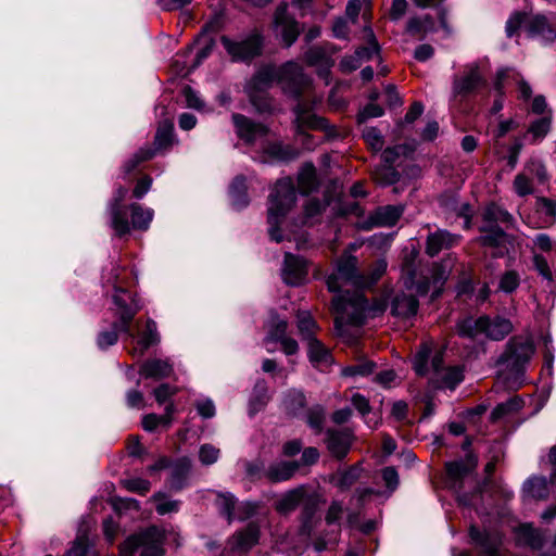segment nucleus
<instances>
[{
	"label": "nucleus",
	"instance_id": "f257e3e1",
	"mask_svg": "<svg viewBox=\"0 0 556 556\" xmlns=\"http://www.w3.org/2000/svg\"><path fill=\"white\" fill-rule=\"evenodd\" d=\"M532 340L523 336L511 337L498 356L496 365L501 367L500 377L509 388H519L526 366L534 354Z\"/></svg>",
	"mask_w": 556,
	"mask_h": 556
},
{
	"label": "nucleus",
	"instance_id": "f03ea898",
	"mask_svg": "<svg viewBox=\"0 0 556 556\" xmlns=\"http://www.w3.org/2000/svg\"><path fill=\"white\" fill-rule=\"evenodd\" d=\"M296 192L290 178L279 179L270 195L268 205L269 236L276 242L282 241V235L278 228L285 216L294 205Z\"/></svg>",
	"mask_w": 556,
	"mask_h": 556
},
{
	"label": "nucleus",
	"instance_id": "7ed1b4c3",
	"mask_svg": "<svg viewBox=\"0 0 556 556\" xmlns=\"http://www.w3.org/2000/svg\"><path fill=\"white\" fill-rule=\"evenodd\" d=\"M165 531L150 526L128 536L119 545L118 556H134L140 549V556H164Z\"/></svg>",
	"mask_w": 556,
	"mask_h": 556
},
{
	"label": "nucleus",
	"instance_id": "20e7f679",
	"mask_svg": "<svg viewBox=\"0 0 556 556\" xmlns=\"http://www.w3.org/2000/svg\"><path fill=\"white\" fill-rule=\"evenodd\" d=\"M330 292H343L345 287L356 291L367 287V278L357 269V258L351 254H343L337 261L336 271L326 280Z\"/></svg>",
	"mask_w": 556,
	"mask_h": 556
},
{
	"label": "nucleus",
	"instance_id": "39448f33",
	"mask_svg": "<svg viewBox=\"0 0 556 556\" xmlns=\"http://www.w3.org/2000/svg\"><path fill=\"white\" fill-rule=\"evenodd\" d=\"M332 307L337 314L334 319L336 328L339 329L346 316V323L361 326L366 319V299L359 291H355L350 294L349 290H345V294H338L332 300Z\"/></svg>",
	"mask_w": 556,
	"mask_h": 556
},
{
	"label": "nucleus",
	"instance_id": "423d86ee",
	"mask_svg": "<svg viewBox=\"0 0 556 556\" xmlns=\"http://www.w3.org/2000/svg\"><path fill=\"white\" fill-rule=\"evenodd\" d=\"M220 42L233 62H250L262 54L264 38L255 29L238 39L222 36Z\"/></svg>",
	"mask_w": 556,
	"mask_h": 556
},
{
	"label": "nucleus",
	"instance_id": "0eeeda50",
	"mask_svg": "<svg viewBox=\"0 0 556 556\" xmlns=\"http://www.w3.org/2000/svg\"><path fill=\"white\" fill-rule=\"evenodd\" d=\"M279 81L283 91L295 99H299L312 85L311 78L294 62H288L281 67Z\"/></svg>",
	"mask_w": 556,
	"mask_h": 556
},
{
	"label": "nucleus",
	"instance_id": "6e6552de",
	"mask_svg": "<svg viewBox=\"0 0 556 556\" xmlns=\"http://www.w3.org/2000/svg\"><path fill=\"white\" fill-rule=\"evenodd\" d=\"M485 85L480 68L477 64L465 66L464 71L453 78L452 96L454 99H465Z\"/></svg>",
	"mask_w": 556,
	"mask_h": 556
},
{
	"label": "nucleus",
	"instance_id": "1a4fd4ad",
	"mask_svg": "<svg viewBox=\"0 0 556 556\" xmlns=\"http://www.w3.org/2000/svg\"><path fill=\"white\" fill-rule=\"evenodd\" d=\"M274 30L286 47H291L301 34L296 20L288 12V4L281 3L274 13Z\"/></svg>",
	"mask_w": 556,
	"mask_h": 556
},
{
	"label": "nucleus",
	"instance_id": "9d476101",
	"mask_svg": "<svg viewBox=\"0 0 556 556\" xmlns=\"http://www.w3.org/2000/svg\"><path fill=\"white\" fill-rule=\"evenodd\" d=\"M354 441V435L349 429H327L325 444L328 452L338 460H342L349 454Z\"/></svg>",
	"mask_w": 556,
	"mask_h": 556
},
{
	"label": "nucleus",
	"instance_id": "9b49d317",
	"mask_svg": "<svg viewBox=\"0 0 556 556\" xmlns=\"http://www.w3.org/2000/svg\"><path fill=\"white\" fill-rule=\"evenodd\" d=\"M231 118L237 136L247 144H253L258 138L267 136L269 131L267 126L256 123L243 114L233 113Z\"/></svg>",
	"mask_w": 556,
	"mask_h": 556
},
{
	"label": "nucleus",
	"instance_id": "f8f14e48",
	"mask_svg": "<svg viewBox=\"0 0 556 556\" xmlns=\"http://www.w3.org/2000/svg\"><path fill=\"white\" fill-rule=\"evenodd\" d=\"M293 111L296 134H304L305 128L325 130L329 134L334 131V127L329 124L328 119L311 114L305 104L298 103Z\"/></svg>",
	"mask_w": 556,
	"mask_h": 556
},
{
	"label": "nucleus",
	"instance_id": "ddd939ff",
	"mask_svg": "<svg viewBox=\"0 0 556 556\" xmlns=\"http://www.w3.org/2000/svg\"><path fill=\"white\" fill-rule=\"evenodd\" d=\"M404 212L402 205H386L378 207L369 217L363 222L362 228L370 230L374 227L394 226Z\"/></svg>",
	"mask_w": 556,
	"mask_h": 556
},
{
	"label": "nucleus",
	"instance_id": "4468645a",
	"mask_svg": "<svg viewBox=\"0 0 556 556\" xmlns=\"http://www.w3.org/2000/svg\"><path fill=\"white\" fill-rule=\"evenodd\" d=\"M526 31L531 38H539L544 42L556 40V25L544 15L529 16L526 23Z\"/></svg>",
	"mask_w": 556,
	"mask_h": 556
},
{
	"label": "nucleus",
	"instance_id": "2eb2a0df",
	"mask_svg": "<svg viewBox=\"0 0 556 556\" xmlns=\"http://www.w3.org/2000/svg\"><path fill=\"white\" fill-rule=\"evenodd\" d=\"M321 500L318 494L314 492H308V489L305 493V498L302 501V513H301V534L311 536L315 526V514L319 507Z\"/></svg>",
	"mask_w": 556,
	"mask_h": 556
},
{
	"label": "nucleus",
	"instance_id": "dca6fc26",
	"mask_svg": "<svg viewBox=\"0 0 556 556\" xmlns=\"http://www.w3.org/2000/svg\"><path fill=\"white\" fill-rule=\"evenodd\" d=\"M307 275L306 262L291 253L285 254L282 278L287 285L298 286Z\"/></svg>",
	"mask_w": 556,
	"mask_h": 556
},
{
	"label": "nucleus",
	"instance_id": "f3484780",
	"mask_svg": "<svg viewBox=\"0 0 556 556\" xmlns=\"http://www.w3.org/2000/svg\"><path fill=\"white\" fill-rule=\"evenodd\" d=\"M459 237L447 230L438 229L430 232L426 241V253L433 257L442 250L450 249L458 242Z\"/></svg>",
	"mask_w": 556,
	"mask_h": 556
},
{
	"label": "nucleus",
	"instance_id": "a211bd4d",
	"mask_svg": "<svg viewBox=\"0 0 556 556\" xmlns=\"http://www.w3.org/2000/svg\"><path fill=\"white\" fill-rule=\"evenodd\" d=\"M300 468V463L280 460L270 464L265 472L264 477L273 483L282 482L291 479Z\"/></svg>",
	"mask_w": 556,
	"mask_h": 556
},
{
	"label": "nucleus",
	"instance_id": "6ab92c4d",
	"mask_svg": "<svg viewBox=\"0 0 556 556\" xmlns=\"http://www.w3.org/2000/svg\"><path fill=\"white\" fill-rule=\"evenodd\" d=\"M470 536L481 546L485 556H501L498 548L502 544V538L497 532H481L479 529L471 527Z\"/></svg>",
	"mask_w": 556,
	"mask_h": 556
},
{
	"label": "nucleus",
	"instance_id": "aec40b11",
	"mask_svg": "<svg viewBox=\"0 0 556 556\" xmlns=\"http://www.w3.org/2000/svg\"><path fill=\"white\" fill-rule=\"evenodd\" d=\"M485 337L493 341H501L510 334L514 330L510 319L496 315L494 317L486 315Z\"/></svg>",
	"mask_w": 556,
	"mask_h": 556
},
{
	"label": "nucleus",
	"instance_id": "412c9836",
	"mask_svg": "<svg viewBox=\"0 0 556 556\" xmlns=\"http://www.w3.org/2000/svg\"><path fill=\"white\" fill-rule=\"evenodd\" d=\"M418 300L413 294L397 293L391 301V312L400 318H409L417 313Z\"/></svg>",
	"mask_w": 556,
	"mask_h": 556
},
{
	"label": "nucleus",
	"instance_id": "4be33fe9",
	"mask_svg": "<svg viewBox=\"0 0 556 556\" xmlns=\"http://www.w3.org/2000/svg\"><path fill=\"white\" fill-rule=\"evenodd\" d=\"M307 486L299 485L289 490L275 503V508L279 514L288 515L294 511L305 498Z\"/></svg>",
	"mask_w": 556,
	"mask_h": 556
},
{
	"label": "nucleus",
	"instance_id": "5701e85b",
	"mask_svg": "<svg viewBox=\"0 0 556 556\" xmlns=\"http://www.w3.org/2000/svg\"><path fill=\"white\" fill-rule=\"evenodd\" d=\"M260 529L255 523H249L248 527L237 532L230 541L231 549L236 552H248L258 541Z\"/></svg>",
	"mask_w": 556,
	"mask_h": 556
},
{
	"label": "nucleus",
	"instance_id": "b1692460",
	"mask_svg": "<svg viewBox=\"0 0 556 556\" xmlns=\"http://www.w3.org/2000/svg\"><path fill=\"white\" fill-rule=\"evenodd\" d=\"M478 458L475 454L468 453L465 459L446 463V473L451 480L460 481L464 477L476 469Z\"/></svg>",
	"mask_w": 556,
	"mask_h": 556
},
{
	"label": "nucleus",
	"instance_id": "393cba45",
	"mask_svg": "<svg viewBox=\"0 0 556 556\" xmlns=\"http://www.w3.org/2000/svg\"><path fill=\"white\" fill-rule=\"evenodd\" d=\"M479 231L482 235L476 241L483 247L501 248L508 240L507 233L500 226H479Z\"/></svg>",
	"mask_w": 556,
	"mask_h": 556
},
{
	"label": "nucleus",
	"instance_id": "a878e982",
	"mask_svg": "<svg viewBox=\"0 0 556 556\" xmlns=\"http://www.w3.org/2000/svg\"><path fill=\"white\" fill-rule=\"evenodd\" d=\"M486 315H482L478 318L472 316L459 319L456 324V331L458 336L469 339H475L479 334L485 332Z\"/></svg>",
	"mask_w": 556,
	"mask_h": 556
},
{
	"label": "nucleus",
	"instance_id": "bb28decb",
	"mask_svg": "<svg viewBox=\"0 0 556 556\" xmlns=\"http://www.w3.org/2000/svg\"><path fill=\"white\" fill-rule=\"evenodd\" d=\"M363 468L361 464H355L346 469L338 470L330 477V482L341 491H348L359 478Z\"/></svg>",
	"mask_w": 556,
	"mask_h": 556
},
{
	"label": "nucleus",
	"instance_id": "cd10ccee",
	"mask_svg": "<svg viewBox=\"0 0 556 556\" xmlns=\"http://www.w3.org/2000/svg\"><path fill=\"white\" fill-rule=\"evenodd\" d=\"M174 144V124L164 119L159 123L152 150L154 151V154L156 152H162L168 150Z\"/></svg>",
	"mask_w": 556,
	"mask_h": 556
},
{
	"label": "nucleus",
	"instance_id": "c85d7f7f",
	"mask_svg": "<svg viewBox=\"0 0 556 556\" xmlns=\"http://www.w3.org/2000/svg\"><path fill=\"white\" fill-rule=\"evenodd\" d=\"M173 372V366L164 359H149L143 363L139 374L144 378L163 379L167 378Z\"/></svg>",
	"mask_w": 556,
	"mask_h": 556
},
{
	"label": "nucleus",
	"instance_id": "c756f323",
	"mask_svg": "<svg viewBox=\"0 0 556 556\" xmlns=\"http://www.w3.org/2000/svg\"><path fill=\"white\" fill-rule=\"evenodd\" d=\"M191 471V462L189 458L176 460L170 468L169 484L174 490H181Z\"/></svg>",
	"mask_w": 556,
	"mask_h": 556
},
{
	"label": "nucleus",
	"instance_id": "7c9ffc66",
	"mask_svg": "<svg viewBox=\"0 0 556 556\" xmlns=\"http://www.w3.org/2000/svg\"><path fill=\"white\" fill-rule=\"evenodd\" d=\"M434 30V21L429 14L410 17L406 24V31L412 36H417L419 39H424L427 34Z\"/></svg>",
	"mask_w": 556,
	"mask_h": 556
},
{
	"label": "nucleus",
	"instance_id": "2f4dec72",
	"mask_svg": "<svg viewBox=\"0 0 556 556\" xmlns=\"http://www.w3.org/2000/svg\"><path fill=\"white\" fill-rule=\"evenodd\" d=\"M274 83V72L270 68H262L245 85L244 92H268Z\"/></svg>",
	"mask_w": 556,
	"mask_h": 556
},
{
	"label": "nucleus",
	"instance_id": "473e14b6",
	"mask_svg": "<svg viewBox=\"0 0 556 556\" xmlns=\"http://www.w3.org/2000/svg\"><path fill=\"white\" fill-rule=\"evenodd\" d=\"M511 219L513 217L507 211L492 203L482 212L480 226H500V224H509Z\"/></svg>",
	"mask_w": 556,
	"mask_h": 556
},
{
	"label": "nucleus",
	"instance_id": "72a5a7b5",
	"mask_svg": "<svg viewBox=\"0 0 556 556\" xmlns=\"http://www.w3.org/2000/svg\"><path fill=\"white\" fill-rule=\"evenodd\" d=\"M129 206H111V226L118 236H124L130 231V224L128 222Z\"/></svg>",
	"mask_w": 556,
	"mask_h": 556
},
{
	"label": "nucleus",
	"instance_id": "f704fd0d",
	"mask_svg": "<svg viewBox=\"0 0 556 556\" xmlns=\"http://www.w3.org/2000/svg\"><path fill=\"white\" fill-rule=\"evenodd\" d=\"M264 153L271 160L287 162L299 156V152L291 146H283L280 142H270L264 148Z\"/></svg>",
	"mask_w": 556,
	"mask_h": 556
},
{
	"label": "nucleus",
	"instance_id": "c9c22d12",
	"mask_svg": "<svg viewBox=\"0 0 556 556\" xmlns=\"http://www.w3.org/2000/svg\"><path fill=\"white\" fill-rule=\"evenodd\" d=\"M296 327L303 341H308L316 338L315 334L319 329L315 319L306 311L298 312Z\"/></svg>",
	"mask_w": 556,
	"mask_h": 556
},
{
	"label": "nucleus",
	"instance_id": "e433bc0d",
	"mask_svg": "<svg viewBox=\"0 0 556 556\" xmlns=\"http://www.w3.org/2000/svg\"><path fill=\"white\" fill-rule=\"evenodd\" d=\"M365 40L367 46L359 47L355 51V55L361 62L362 60H370L374 55H378L380 52V45L377 41V38L370 26L364 27Z\"/></svg>",
	"mask_w": 556,
	"mask_h": 556
},
{
	"label": "nucleus",
	"instance_id": "4c0bfd02",
	"mask_svg": "<svg viewBox=\"0 0 556 556\" xmlns=\"http://www.w3.org/2000/svg\"><path fill=\"white\" fill-rule=\"evenodd\" d=\"M129 212L131 215V227L134 229L147 230L153 218V211L150 208H143L137 203L129 205Z\"/></svg>",
	"mask_w": 556,
	"mask_h": 556
},
{
	"label": "nucleus",
	"instance_id": "58836bf2",
	"mask_svg": "<svg viewBox=\"0 0 556 556\" xmlns=\"http://www.w3.org/2000/svg\"><path fill=\"white\" fill-rule=\"evenodd\" d=\"M247 182L243 176H238L233 179L230 186V197L232 201V205L241 210L249 204V198L247 193Z\"/></svg>",
	"mask_w": 556,
	"mask_h": 556
},
{
	"label": "nucleus",
	"instance_id": "ea45409f",
	"mask_svg": "<svg viewBox=\"0 0 556 556\" xmlns=\"http://www.w3.org/2000/svg\"><path fill=\"white\" fill-rule=\"evenodd\" d=\"M215 504L220 515L225 516L227 521L231 523L235 520V510L237 506L235 495L229 492H217Z\"/></svg>",
	"mask_w": 556,
	"mask_h": 556
},
{
	"label": "nucleus",
	"instance_id": "a19ab883",
	"mask_svg": "<svg viewBox=\"0 0 556 556\" xmlns=\"http://www.w3.org/2000/svg\"><path fill=\"white\" fill-rule=\"evenodd\" d=\"M305 421L316 434H320L326 421L325 407L319 404L309 407L305 413Z\"/></svg>",
	"mask_w": 556,
	"mask_h": 556
},
{
	"label": "nucleus",
	"instance_id": "79ce46f5",
	"mask_svg": "<svg viewBox=\"0 0 556 556\" xmlns=\"http://www.w3.org/2000/svg\"><path fill=\"white\" fill-rule=\"evenodd\" d=\"M269 401L268 387L264 380H258L253 389V394L250 400V412L255 414L263 409Z\"/></svg>",
	"mask_w": 556,
	"mask_h": 556
},
{
	"label": "nucleus",
	"instance_id": "37998d69",
	"mask_svg": "<svg viewBox=\"0 0 556 556\" xmlns=\"http://www.w3.org/2000/svg\"><path fill=\"white\" fill-rule=\"evenodd\" d=\"M283 405L289 415L299 416L306 406L305 394L299 390H290L285 396Z\"/></svg>",
	"mask_w": 556,
	"mask_h": 556
},
{
	"label": "nucleus",
	"instance_id": "c03bdc74",
	"mask_svg": "<svg viewBox=\"0 0 556 556\" xmlns=\"http://www.w3.org/2000/svg\"><path fill=\"white\" fill-rule=\"evenodd\" d=\"M250 103L258 114H270L274 112V101L268 92H245Z\"/></svg>",
	"mask_w": 556,
	"mask_h": 556
},
{
	"label": "nucleus",
	"instance_id": "a18cd8bd",
	"mask_svg": "<svg viewBox=\"0 0 556 556\" xmlns=\"http://www.w3.org/2000/svg\"><path fill=\"white\" fill-rule=\"evenodd\" d=\"M525 490L534 498L545 500L548 496V481L545 477H532L526 482Z\"/></svg>",
	"mask_w": 556,
	"mask_h": 556
},
{
	"label": "nucleus",
	"instance_id": "49530a36",
	"mask_svg": "<svg viewBox=\"0 0 556 556\" xmlns=\"http://www.w3.org/2000/svg\"><path fill=\"white\" fill-rule=\"evenodd\" d=\"M153 156L154 151L152 148L143 147L124 163L123 172L125 175H130L141 163L151 160Z\"/></svg>",
	"mask_w": 556,
	"mask_h": 556
},
{
	"label": "nucleus",
	"instance_id": "de8ad7c7",
	"mask_svg": "<svg viewBox=\"0 0 556 556\" xmlns=\"http://www.w3.org/2000/svg\"><path fill=\"white\" fill-rule=\"evenodd\" d=\"M522 407V401L519 397L509 399L506 402L497 404L491 412L490 419L495 422L506 415L517 412Z\"/></svg>",
	"mask_w": 556,
	"mask_h": 556
},
{
	"label": "nucleus",
	"instance_id": "09e8293b",
	"mask_svg": "<svg viewBox=\"0 0 556 556\" xmlns=\"http://www.w3.org/2000/svg\"><path fill=\"white\" fill-rule=\"evenodd\" d=\"M160 337L157 333L156 324L152 319H148L146 324V330L141 333L138 345L141 348V353L148 350L150 346L157 344Z\"/></svg>",
	"mask_w": 556,
	"mask_h": 556
},
{
	"label": "nucleus",
	"instance_id": "8fccbe9b",
	"mask_svg": "<svg viewBox=\"0 0 556 556\" xmlns=\"http://www.w3.org/2000/svg\"><path fill=\"white\" fill-rule=\"evenodd\" d=\"M306 342L308 346V358L312 363H327L330 359L329 350L317 338Z\"/></svg>",
	"mask_w": 556,
	"mask_h": 556
},
{
	"label": "nucleus",
	"instance_id": "3c124183",
	"mask_svg": "<svg viewBox=\"0 0 556 556\" xmlns=\"http://www.w3.org/2000/svg\"><path fill=\"white\" fill-rule=\"evenodd\" d=\"M438 379L439 388L454 389L463 380V372L457 367H448L438 375Z\"/></svg>",
	"mask_w": 556,
	"mask_h": 556
},
{
	"label": "nucleus",
	"instance_id": "603ef678",
	"mask_svg": "<svg viewBox=\"0 0 556 556\" xmlns=\"http://www.w3.org/2000/svg\"><path fill=\"white\" fill-rule=\"evenodd\" d=\"M288 323L285 319L274 316L271 318V325L265 337V342H279L287 338Z\"/></svg>",
	"mask_w": 556,
	"mask_h": 556
},
{
	"label": "nucleus",
	"instance_id": "864d4df0",
	"mask_svg": "<svg viewBox=\"0 0 556 556\" xmlns=\"http://www.w3.org/2000/svg\"><path fill=\"white\" fill-rule=\"evenodd\" d=\"M113 301L119 308V313L135 307H138V312L141 309L140 303L124 289H116Z\"/></svg>",
	"mask_w": 556,
	"mask_h": 556
},
{
	"label": "nucleus",
	"instance_id": "5fc2aeb1",
	"mask_svg": "<svg viewBox=\"0 0 556 556\" xmlns=\"http://www.w3.org/2000/svg\"><path fill=\"white\" fill-rule=\"evenodd\" d=\"M400 173L391 165H382L375 170V179L381 185H393L400 180Z\"/></svg>",
	"mask_w": 556,
	"mask_h": 556
},
{
	"label": "nucleus",
	"instance_id": "6e6d98bb",
	"mask_svg": "<svg viewBox=\"0 0 556 556\" xmlns=\"http://www.w3.org/2000/svg\"><path fill=\"white\" fill-rule=\"evenodd\" d=\"M376 365L371 361L362 359L357 364L348 366L342 369V375L344 377H354V376H368L370 375Z\"/></svg>",
	"mask_w": 556,
	"mask_h": 556
},
{
	"label": "nucleus",
	"instance_id": "4d7b16f0",
	"mask_svg": "<svg viewBox=\"0 0 556 556\" xmlns=\"http://www.w3.org/2000/svg\"><path fill=\"white\" fill-rule=\"evenodd\" d=\"M362 137L374 151L382 150L384 140L378 128L365 127L362 131Z\"/></svg>",
	"mask_w": 556,
	"mask_h": 556
},
{
	"label": "nucleus",
	"instance_id": "13d9d810",
	"mask_svg": "<svg viewBox=\"0 0 556 556\" xmlns=\"http://www.w3.org/2000/svg\"><path fill=\"white\" fill-rule=\"evenodd\" d=\"M90 544L87 534L79 533L64 556H87Z\"/></svg>",
	"mask_w": 556,
	"mask_h": 556
},
{
	"label": "nucleus",
	"instance_id": "bf43d9fd",
	"mask_svg": "<svg viewBox=\"0 0 556 556\" xmlns=\"http://www.w3.org/2000/svg\"><path fill=\"white\" fill-rule=\"evenodd\" d=\"M305 62L311 66L328 65V56L321 47H311L304 54Z\"/></svg>",
	"mask_w": 556,
	"mask_h": 556
},
{
	"label": "nucleus",
	"instance_id": "052dcab7",
	"mask_svg": "<svg viewBox=\"0 0 556 556\" xmlns=\"http://www.w3.org/2000/svg\"><path fill=\"white\" fill-rule=\"evenodd\" d=\"M152 500L157 502L155 509L156 513L162 516L169 513H175L179 508V501H166L165 494L160 492L155 493L152 496Z\"/></svg>",
	"mask_w": 556,
	"mask_h": 556
},
{
	"label": "nucleus",
	"instance_id": "680f3d73",
	"mask_svg": "<svg viewBox=\"0 0 556 556\" xmlns=\"http://www.w3.org/2000/svg\"><path fill=\"white\" fill-rule=\"evenodd\" d=\"M121 484L129 492L146 494L150 491L151 483L141 478L122 480Z\"/></svg>",
	"mask_w": 556,
	"mask_h": 556
},
{
	"label": "nucleus",
	"instance_id": "e2e57ef3",
	"mask_svg": "<svg viewBox=\"0 0 556 556\" xmlns=\"http://www.w3.org/2000/svg\"><path fill=\"white\" fill-rule=\"evenodd\" d=\"M528 18L529 15L526 13L517 12L513 14L506 23L505 29L507 37H513L521 27L526 29V23Z\"/></svg>",
	"mask_w": 556,
	"mask_h": 556
},
{
	"label": "nucleus",
	"instance_id": "0e129e2a",
	"mask_svg": "<svg viewBox=\"0 0 556 556\" xmlns=\"http://www.w3.org/2000/svg\"><path fill=\"white\" fill-rule=\"evenodd\" d=\"M258 504L255 502H243L236 506L235 519L244 521L254 516L258 510Z\"/></svg>",
	"mask_w": 556,
	"mask_h": 556
},
{
	"label": "nucleus",
	"instance_id": "69168bd1",
	"mask_svg": "<svg viewBox=\"0 0 556 556\" xmlns=\"http://www.w3.org/2000/svg\"><path fill=\"white\" fill-rule=\"evenodd\" d=\"M519 282L520 279L518 274L514 270H509L502 276L498 289L506 293H511L518 288Z\"/></svg>",
	"mask_w": 556,
	"mask_h": 556
},
{
	"label": "nucleus",
	"instance_id": "338daca9",
	"mask_svg": "<svg viewBox=\"0 0 556 556\" xmlns=\"http://www.w3.org/2000/svg\"><path fill=\"white\" fill-rule=\"evenodd\" d=\"M300 188L304 193L311 192L315 188V169L313 165H307L299 178Z\"/></svg>",
	"mask_w": 556,
	"mask_h": 556
},
{
	"label": "nucleus",
	"instance_id": "774afa93",
	"mask_svg": "<svg viewBox=\"0 0 556 556\" xmlns=\"http://www.w3.org/2000/svg\"><path fill=\"white\" fill-rule=\"evenodd\" d=\"M218 457L219 450L212 444H203L199 450V459L205 466L216 463Z\"/></svg>",
	"mask_w": 556,
	"mask_h": 556
}]
</instances>
